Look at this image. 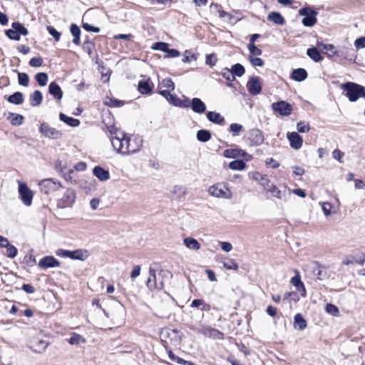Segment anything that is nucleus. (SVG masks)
Returning <instances> with one entry per match:
<instances>
[{"label":"nucleus","mask_w":365,"mask_h":365,"mask_svg":"<svg viewBox=\"0 0 365 365\" xmlns=\"http://www.w3.org/2000/svg\"><path fill=\"white\" fill-rule=\"evenodd\" d=\"M110 140L115 150L121 155H128V141L129 136L120 130H116L114 133L110 131Z\"/></svg>","instance_id":"obj_1"},{"label":"nucleus","mask_w":365,"mask_h":365,"mask_svg":"<svg viewBox=\"0 0 365 365\" xmlns=\"http://www.w3.org/2000/svg\"><path fill=\"white\" fill-rule=\"evenodd\" d=\"M324 267L317 261H312L304 265V270L316 279L322 281L329 277Z\"/></svg>","instance_id":"obj_2"},{"label":"nucleus","mask_w":365,"mask_h":365,"mask_svg":"<svg viewBox=\"0 0 365 365\" xmlns=\"http://www.w3.org/2000/svg\"><path fill=\"white\" fill-rule=\"evenodd\" d=\"M208 193L215 197L222 199H231L232 197V191L226 186L221 183H217L210 186L208 189Z\"/></svg>","instance_id":"obj_3"},{"label":"nucleus","mask_w":365,"mask_h":365,"mask_svg":"<svg viewBox=\"0 0 365 365\" xmlns=\"http://www.w3.org/2000/svg\"><path fill=\"white\" fill-rule=\"evenodd\" d=\"M28 29L19 21H14L11 24V29L6 31V36L11 40L19 41L21 35H28Z\"/></svg>","instance_id":"obj_4"},{"label":"nucleus","mask_w":365,"mask_h":365,"mask_svg":"<svg viewBox=\"0 0 365 365\" xmlns=\"http://www.w3.org/2000/svg\"><path fill=\"white\" fill-rule=\"evenodd\" d=\"M76 198V194L74 190L71 188L66 189L61 197L57 200V207L64 209L73 207Z\"/></svg>","instance_id":"obj_5"},{"label":"nucleus","mask_w":365,"mask_h":365,"mask_svg":"<svg viewBox=\"0 0 365 365\" xmlns=\"http://www.w3.org/2000/svg\"><path fill=\"white\" fill-rule=\"evenodd\" d=\"M299 14L304 16L302 23L304 26L312 27L317 23V11L311 7L306 6L299 10Z\"/></svg>","instance_id":"obj_6"},{"label":"nucleus","mask_w":365,"mask_h":365,"mask_svg":"<svg viewBox=\"0 0 365 365\" xmlns=\"http://www.w3.org/2000/svg\"><path fill=\"white\" fill-rule=\"evenodd\" d=\"M360 86L353 82H347L341 84V88L346 91V96L349 101L355 102L361 97Z\"/></svg>","instance_id":"obj_7"},{"label":"nucleus","mask_w":365,"mask_h":365,"mask_svg":"<svg viewBox=\"0 0 365 365\" xmlns=\"http://www.w3.org/2000/svg\"><path fill=\"white\" fill-rule=\"evenodd\" d=\"M38 186L41 192L45 195H49L57 191L62 187L61 182L53 178H47L41 180L38 182Z\"/></svg>","instance_id":"obj_8"},{"label":"nucleus","mask_w":365,"mask_h":365,"mask_svg":"<svg viewBox=\"0 0 365 365\" xmlns=\"http://www.w3.org/2000/svg\"><path fill=\"white\" fill-rule=\"evenodd\" d=\"M18 191L22 202L27 207L31 206L34 197L33 191L23 182H19Z\"/></svg>","instance_id":"obj_9"},{"label":"nucleus","mask_w":365,"mask_h":365,"mask_svg":"<svg viewBox=\"0 0 365 365\" xmlns=\"http://www.w3.org/2000/svg\"><path fill=\"white\" fill-rule=\"evenodd\" d=\"M39 132L45 137L49 139L58 140L62 136L60 130L53 128L47 123H42L39 128Z\"/></svg>","instance_id":"obj_10"},{"label":"nucleus","mask_w":365,"mask_h":365,"mask_svg":"<svg viewBox=\"0 0 365 365\" xmlns=\"http://www.w3.org/2000/svg\"><path fill=\"white\" fill-rule=\"evenodd\" d=\"M267 191L271 192L273 197L284 201L288 200L291 196V190L287 186H284L283 190H279L275 185L271 184Z\"/></svg>","instance_id":"obj_11"},{"label":"nucleus","mask_w":365,"mask_h":365,"mask_svg":"<svg viewBox=\"0 0 365 365\" xmlns=\"http://www.w3.org/2000/svg\"><path fill=\"white\" fill-rule=\"evenodd\" d=\"M272 110L282 116H289L292 112L291 104L284 101H280L272 104Z\"/></svg>","instance_id":"obj_12"},{"label":"nucleus","mask_w":365,"mask_h":365,"mask_svg":"<svg viewBox=\"0 0 365 365\" xmlns=\"http://www.w3.org/2000/svg\"><path fill=\"white\" fill-rule=\"evenodd\" d=\"M337 56L339 60H346L349 63H355L356 59V54L353 51V49H349L346 48H344L342 49L338 50V51H334L333 54H329V57Z\"/></svg>","instance_id":"obj_13"},{"label":"nucleus","mask_w":365,"mask_h":365,"mask_svg":"<svg viewBox=\"0 0 365 365\" xmlns=\"http://www.w3.org/2000/svg\"><path fill=\"white\" fill-rule=\"evenodd\" d=\"M247 139L250 144L252 146H258L263 143L264 135L262 132L259 129H252L247 134Z\"/></svg>","instance_id":"obj_14"},{"label":"nucleus","mask_w":365,"mask_h":365,"mask_svg":"<svg viewBox=\"0 0 365 365\" xmlns=\"http://www.w3.org/2000/svg\"><path fill=\"white\" fill-rule=\"evenodd\" d=\"M223 156L227 158H237L240 157L245 158L247 161L252 160V156L245 150L233 148V149H226L223 152Z\"/></svg>","instance_id":"obj_15"},{"label":"nucleus","mask_w":365,"mask_h":365,"mask_svg":"<svg viewBox=\"0 0 365 365\" xmlns=\"http://www.w3.org/2000/svg\"><path fill=\"white\" fill-rule=\"evenodd\" d=\"M146 285L150 290L155 289H161L164 287V284L162 281H157L155 270L152 267H150L149 268V277L146 282Z\"/></svg>","instance_id":"obj_16"},{"label":"nucleus","mask_w":365,"mask_h":365,"mask_svg":"<svg viewBox=\"0 0 365 365\" xmlns=\"http://www.w3.org/2000/svg\"><path fill=\"white\" fill-rule=\"evenodd\" d=\"M198 333L203 334L207 337H210L215 339H223V334L219 330L212 328L209 326H201L200 329H199Z\"/></svg>","instance_id":"obj_17"},{"label":"nucleus","mask_w":365,"mask_h":365,"mask_svg":"<svg viewBox=\"0 0 365 365\" xmlns=\"http://www.w3.org/2000/svg\"><path fill=\"white\" fill-rule=\"evenodd\" d=\"M247 88L250 94L253 96L259 94L262 91V85L259 77H252L247 83Z\"/></svg>","instance_id":"obj_18"},{"label":"nucleus","mask_w":365,"mask_h":365,"mask_svg":"<svg viewBox=\"0 0 365 365\" xmlns=\"http://www.w3.org/2000/svg\"><path fill=\"white\" fill-rule=\"evenodd\" d=\"M287 137L292 148L299 150L302 148L303 139L297 132L288 133Z\"/></svg>","instance_id":"obj_19"},{"label":"nucleus","mask_w":365,"mask_h":365,"mask_svg":"<svg viewBox=\"0 0 365 365\" xmlns=\"http://www.w3.org/2000/svg\"><path fill=\"white\" fill-rule=\"evenodd\" d=\"M38 266L42 269L58 267L60 262L53 256H46L40 259Z\"/></svg>","instance_id":"obj_20"},{"label":"nucleus","mask_w":365,"mask_h":365,"mask_svg":"<svg viewBox=\"0 0 365 365\" xmlns=\"http://www.w3.org/2000/svg\"><path fill=\"white\" fill-rule=\"evenodd\" d=\"M192 111L197 114H202L206 110L205 103L199 98H193L191 100V107Z\"/></svg>","instance_id":"obj_21"},{"label":"nucleus","mask_w":365,"mask_h":365,"mask_svg":"<svg viewBox=\"0 0 365 365\" xmlns=\"http://www.w3.org/2000/svg\"><path fill=\"white\" fill-rule=\"evenodd\" d=\"M48 92L57 101H60L63 97V91L58 84L54 81L48 86Z\"/></svg>","instance_id":"obj_22"},{"label":"nucleus","mask_w":365,"mask_h":365,"mask_svg":"<svg viewBox=\"0 0 365 365\" xmlns=\"http://www.w3.org/2000/svg\"><path fill=\"white\" fill-rule=\"evenodd\" d=\"M142 146V140L138 138H133L129 136V141L128 145V154L134 153L140 150Z\"/></svg>","instance_id":"obj_23"},{"label":"nucleus","mask_w":365,"mask_h":365,"mask_svg":"<svg viewBox=\"0 0 365 365\" xmlns=\"http://www.w3.org/2000/svg\"><path fill=\"white\" fill-rule=\"evenodd\" d=\"M93 173L101 181H106L110 178L109 172L100 166L95 167Z\"/></svg>","instance_id":"obj_24"},{"label":"nucleus","mask_w":365,"mask_h":365,"mask_svg":"<svg viewBox=\"0 0 365 365\" xmlns=\"http://www.w3.org/2000/svg\"><path fill=\"white\" fill-rule=\"evenodd\" d=\"M206 116L209 121L215 124L223 125L225 121L223 116L214 111H208Z\"/></svg>","instance_id":"obj_25"},{"label":"nucleus","mask_w":365,"mask_h":365,"mask_svg":"<svg viewBox=\"0 0 365 365\" xmlns=\"http://www.w3.org/2000/svg\"><path fill=\"white\" fill-rule=\"evenodd\" d=\"M159 93L163 96L169 103L174 106H178L180 98L176 95L172 94L169 91L165 90L159 91Z\"/></svg>","instance_id":"obj_26"},{"label":"nucleus","mask_w":365,"mask_h":365,"mask_svg":"<svg viewBox=\"0 0 365 365\" xmlns=\"http://www.w3.org/2000/svg\"><path fill=\"white\" fill-rule=\"evenodd\" d=\"M291 78L298 82L303 81L307 78V72L301 68L294 69L291 73Z\"/></svg>","instance_id":"obj_27"},{"label":"nucleus","mask_w":365,"mask_h":365,"mask_svg":"<svg viewBox=\"0 0 365 365\" xmlns=\"http://www.w3.org/2000/svg\"><path fill=\"white\" fill-rule=\"evenodd\" d=\"M293 326L294 329L302 331L307 326V321L301 314H297L294 317Z\"/></svg>","instance_id":"obj_28"},{"label":"nucleus","mask_w":365,"mask_h":365,"mask_svg":"<svg viewBox=\"0 0 365 365\" xmlns=\"http://www.w3.org/2000/svg\"><path fill=\"white\" fill-rule=\"evenodd\" d=\"M183 243L187 248L192 250L197 251L201 247L200 244L198 242V241L196 239L192 238L191 237L184 238Z\"/></svg>","instance_id":"obj_29"},{"label":"nucleus","mask_w":365,"mask_h":365,"mask_svg":"<svg viewBox=\"0 0 365 365\" xmlns=\"http://www.w3.org/2000/svg\"><path fill=\"white\" fill-rule=\"evenodd\" d=\"M291 283L293 286L296 287L297 291L301 292L302 296H305L306 289L299 274L292 278Z\"/></svg>","instance_id":"obj_30"},{"label":"nucleus","mask_w":365,"mask_h":365,"mask_svg":"<svg viewBox=\"0 0 365 365\" xmlns=\"http://www.w3.org/2000/svg\"><path fill=\"white\" fill-rule=\"evenodd\" d=\"M267 19L275 24L283 25L285 23L284 17L279 12H271L267 16Z\"/></svg>","instance_id":"obj_31"},{"label":"nucleus","mask_w":365,"mask_h":365,"mask_svg":"<svg viewBox=\"0 0 365 365\" xmlns=\"http://www.w3.org/2000/svg\"><path fill=\"white\" fill-rule=\"evenodd\" d=\"M138 90L141 94H150L152 92V87L149 80L140 81L138 85Z\"/></svg>","instance_id":"obj_32"},{"label":"nucleus","mask_w":365,"mask_h":365,"mask_svg":"<svg viewBox=\"0 0 365 365\" xmlns=\"http://www.w3.org/2000/svg\"><path fill=\"white\" fill-rule=\"evenodd\" d=\"M307 56L312 58L314 62H319L323 59L319 50L315 47H312L307 51Z\"/></svg>","instance_id":"obj_33"},{"label":"nucleus","mask_w":365,"mask_h":365,"mask_svg":"<svg viewBox=\"0 0 365 365\" xmlns=\"http://www.w3.org/2000/svg\"><path fill=\"white\" fill-rule=\"evenodd\" d=\"M59 119L71 127H77L80 124L78 119L68 117L63 113H60Z\"/></svg>","instance_id":"obj_34"},{"label":"nucleus","mask_w":365,"mask_h":365,"mask_svg":"<svg viewBox=\"0 0 365 365\" xmlns=\"http://www.w3.org/2000/svg\"><path fill=\"white\" fill-rule=\"evenodd\" d=\"M70 31L73 36V43L76 45H80L81 29L79 26L75 24H72L70 28Z\"/></svg>","instance_id":"obj_35"},{"label":"nucleus","mask_w":365,"mask_h":365,"mask_svg":"<svg viewBox=\"0 0 365 365\" xmlns=\"http://www.w3.org/2000/svg\"><path fill=\"white\" fill-rule=\"evenodd\" d=\"M43 100V96L40 91H35L30 95V103L32 106H38Z\"/></svg>","instance_id":"obj_36"},{"label":"nucleus","mask_w":365,"mask_h":365,"mask_svg":"<svg viewBox=\"0 0 365 365\" xmlns=\"http://www.w3.org/2000/svg\"><path fill=\"white\" fill-rule=\"evenodd\" d=\"M190 307L192 308H200L202 311H210V304L205 302L203 299H195L192 300Z\"/></svg>","instance_id":"obj_37"},{"label":"nucleus","mask_w":365,"mask_h":365,"mask_svg":"<svg viewBox=\"0 0 365 365\" xmlns=\"http://www.w3.org/2000/svg\"><path fill=\"white\" fill-rule=\"evenodd\" d=\"M7 101L12 104L20 105L24 102V96L21 92H16L7 98Z\"/></svg>","instance_id":"obj_38"},{"label":"nucleus","mask_w":365,"mask_h":365,"mask_svg":"<svg viewBox=\"0 0 365 365\" xmlns=\"http://www.w3.org/2000/svg\"><path fill=\"white\" fill-rule=\"evenodd\" d=\"M197 139L202 143H206L211 139V133L207 130H200L197 132Z\"/></svg>","instance_id":"obj_39"},{"label":"nucleus","mask_w":365,"mask_h":365,"mask_svg":"<svg viewBox=\"0 0 365 365\" xmlns=\"http://www.w3.org/2000/svg\"><path fill=\"white\" fill-rule=\"evenodd\" d=\"M246 163L243 160H236L229 163V168L232 170H243L246 168Z\"/></svg>","instance_id":"obj_40"},{"label":"nucleus","mask_w":365,"mask_h":365,"mask_svg":"<svg viewBox=\"0 0 365 365\" xmlns=\"http://www.w3.org/2000/svg\"><path fill=\"white\" fill-rule=\"evenodd\" d=\"M74 260L85 261L89 257V252L86 250L78 249L74 250Z\"/></svg>","instance_id":"obj_41"},{"label":"nucleus","mask_w":365,"mask_h":365,"mask_svg":"<svg viewBox=\"0 0 365 365\" xmlns=\"http://www.w3.org/2000/svg\"><path fill=\"white\" fill-rule=\"evenodd\" d=\"M68 341L71 345H78L86 343V339L80 334L73 333Z\"/></svg>","instance_id":"obj_42"},{"label":"nucleus","mask_w":365,"mask_h":365,"mask_svg":"<svg viewBox=\"0 0 365 365\" xmlns=\"http://www.w3.org/2000/svg\"><path fill=\"white\" fill-rule=\"evenodd\" d=\"M10 122L13 125H21L24 123V116L16 113H9Z\"/></svg>","instance_id":"obj_43"},{"label":"nucleus","mask_w":365,"mask_h":365,"mask_svg":"<svg viewBox=\"0 0 365 365\" xmlns=\"http://www.w3.org/2000/svg\"><path fill=\"white\" fill-rule=\"evenodd\" d=\"M233 75L237 77H241L245 74V70L244 66L240 63H236L231 68Z\"/></svg>","instance_id":"obj_44"},{"label":"nucleus","mask_w":365,"mask_h":365,"mask_svg":"<svg viewBox=\"0 0 365 365\" xmlns=\"http://www.w3.org/2000/svg\"><path fill=\"white\" fill-rule=\"evenodd\" d=\"M243 130V126L239 123L230 124L228 131L232 133L233 136H238L240 133Z\"/></svg>","instance_id":"obj_45"},{"label":"nucleus","mask_w":365,"mask_h":365,"mask_svg":"<svg viewBox=\"0 0 365 365\" xmlns=\"http://www.w3.org/2000/svg\"><path fill=\"white\" fill-rule=\"evenodd\" d=\"M35 79L40 86H44L47 84L48 77L46 73H38L35 76Z\"/></svg>","instance_id":"obj_46"},{"label":"nucleus","mask_w":365,"mask_h":365,"mask_svg":"<svg viewBox=\"0 0 365 365\" xmlns=\"http://www.w3.org/2000/svg\"><path fill=\"white\" fill-rule=\"evenodd\" d=\"M247 49L250 52L249 56H259L262 53V51L255 44L248 43Z\"/></svg>","instance_id":"obj_47"},{"label":"nucleus","mask_w":365,"mask_h":365,"mask_svg":"<svg viewBox=\"0 0 365 365\" xmlns=\"http://www.w3.org/2000/svg\"><path fill=\"white\" fill-rule=\"evenodd\" d=\"M247 58L255 67H262L264 65V61L259 56H248Z\"/></svg>","instance_id":"obj_48"},{"label":"nucleus","mask_w":365,"mask_h":365,"mask_svg":"<svg viewBox=\"0 0 365 365\" xmlns=\"http://www.w3.org/2000/svg\"><path fill=\"white\" fill-rule=\"evenodd\" d=\"M325 310L328 314H329L334 317H337L339 313V310L338 307L331 303H328L326 304Z\"/></svg>","instance_id":"obj_49"},{"label":"nucleus","mask_w":365,"mask_h":365,"mask_svg":"<svg viewBox=\"0 0 365 365\" xmlns=\"http://www.w3.org/2000/svg\"><path fill=\"white\" fill-rule=\"evenodd\" d=\"M160 86L163 88H167L168 89L167 91H169L170 92V91H173L175 89V84H174L173 81H172V79L170 78H166L163 79Z\"/></svg>","instance_id":"obj_50"},{"label":"nucleus","mask_w":365,"mask_h":365,"mask_svg":"<svg viewBox=\"0 0 365 365\" xmlns=\"http://www.w3.org/2000/svg\"><path fill=\"white\" fill-rule=\"evenodd\" d=\"M223 267L229 270H237L238 264L232 259L223 262Z\"/></svg>","instance_id":"obj_51"},{"label":"nucleus","mask_w":365,"mask_h":365,"mask_svg":"<svg viewBox=\"0 0 365 365\" xmlns=\"http://www.w3.org/2000/svg\"><path fill=\"white\" fill-rule=\"evenodd\" d=\"M19 83L24 86H27L29 82V77L26 73H18Z\"/></svg>","instance_id":"obj_52"},{"label":"nucleus","mask_w":365,"mask_h":365,"mask_svg":"<svg viewBox=\"0 0 365 365\" xmlns=\"http://www.w3.org/2000/svg\"><path fill=\"white\" fill-rule=\"evenodd\" d=\"M6 249V255L9 258H14L17 255V249L14 245L9 243L8 246L5 247Z\"/></svg>","instance_id":"obj_53"},{"label":"nucleus","mask_w":365,"mask_h":365,"mask_svg":"<svg viewBox=\"0 0 365 365\" xmlns=\"http://www.w3.org/2000/svg\"><path fill=\"white\" fill-rule=\"evenodd\" d=\"M168 46H169V44L167 43L156 42L153 45L152 48H153L155 50L161 51L165 53L167 51V50H168Z\"/></svg>","instance_id":"obj_54"},{"label":"nucleus","mask_w":365,"mask_h":365,"mask_svg":"<svg viewBox=\"0 0 365 365\" xmlns=\"http://www.w3.org/2000/svg\"><path fill=\"white\" fill-rule=\"evenodd\" d=\"M217 57L215 54L211 53L206 56L205 63L207 65L213 67L217 63Z\"/></svg>","instance_id":"obj_55"},{"label":"nucleus","mask_w":365,"mask_h":365,"mask_svg":"<svg viewBox=\"0 0 365 365\" xmlns=\"http://www.w3.org/2000/svg\"><path fill=\"white\" fill-rule=\"evenodd\" d=\"M297 130L299 133H307L310 130V127L308 123L304 121H299L297 125Z\"/></svg>","instance_id":"obj_56"},{"label":"nucleus","mask_w":365,"mask_h":365,"mask_svg":"<svg viewBox=\"0 0 365 365\" xmlns=\"http://www.w3.org/2000/svg\"><path fill=\"white\" fill-rule=\"evenodd\" d=\"M222 75L225 78L230 81H233L235 79V77L233 75L231 69L227 68L222 70Z\"/></svg>","instance_id":"obj_57"},{"label":"nucleus","mask_w":365,"mask_h":365,"mask_svg":"<svg viewBox=\"0 0 365 365\" xmlns=\"http://www.w3.org/2000/svg\"><path fill=\"white\" fill-rule=\"evenodd\" d=\"M47 31L48 34L53 37L55 41H58L60 40L61 34L53 26H48Z\"/></svg>","instance_id":"obj_58"},{"label":"nucleus","mask_w":365,"mask_h":365,"mask_svg":"<svg viewBox=\"0 0 365 365\" xmlns=\"http://www.w3.org/2000/svg\"><path fill=\"white\" fill-rule=\"evenodd\" d=\"M93 48H94V45L91 41H90L88 40H86L84 41L83 45V49L86 52H87L89 56L91 55Z\"/></svg>","instance_id":"obj_59"},{"label":"nucleus","mask_w":365,"mask_h":365,"mask_svg":"<svg viewBox=\"0 0 365 365\" xmlns=\"http://www.w3.org/2000/svg\"><path fill=\"white\" fill-rule=\"evenodd\" d=\"M105 104L109 107H119L123 105V103L118 100L107 98L105 101Z\"/></svg>","instance_id":"obj_60"},{"label":"nucleus","mask_w":365,"mask_h":365,"mask_svg":"<svg viewBox=\"0 0 365 365\" xmlns=\"http://www.w3.org/2000/svg\"><path fill=\"white\" fill-rule=\"evenodd\" d=\"M182 108H187L191 107V101L187 97H184L183 99H180L178 102V106Z\"/></svg>","instance_id":"obj_61"},{"label":"nucleus","mask_w":365,"mask_h":365,"mask_svg":"<svg viewBox=\"0 0 365 365\" xmlns=\"http://www.w3.org/2000/svg\"><path fill=\"white\" fill-rule=\"evenodd\" d=\"M43 64V59L41 57H34L29 61V65L31 67H40Z\"/></svg>","instance_id":"obj_62"},{"label":"nucleus","mask_w":365,"mask_h":365,"mask_svg":"<svg viewBox=\"0 0 365 365\" xmlns=\"http://www.w3.org/2000/svg\"><path fill=\"white\" fill-rule=\"evenodd\" d=\"M354 46L357 49L365 48V37H360L355 40Z\"/></svg>","instance_id":"obj_63"},{"label":"nucleus","mask_w":365,"mask_h":365,"mask_svg":"<svg viewBox=\"0 0 365 365\" xmlns=\"http://www.w3.org/2000/svg\"><path fill=\"white\" fill-rule=\"evenodd\" d=\"M83 28L90 32L98 33L100 31V29L98 27L93 26L88 23H84L83 24Z\"/></svg>","instance_id":"obj_64"}]
</instances>
